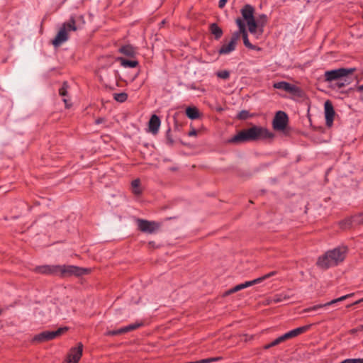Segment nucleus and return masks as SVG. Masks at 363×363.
<instances>
[{"mask_svg": "<svg viewBox=\"0 0 363 363\" xmlns=\"http://www.w3.org/2000/svg\"><path fill=\"white\" fill-rule=\"evenodd\" d=\"M354 295V293H351V294H347V295H345V296H342L340 298H335V299H333L329 302H327L325 303H323V304H318V305H315L313 306H311V307H309V308H307L304 310L305 312H310V311H316L318 309H320V308H324V307H326V306H331L334 303H336L337 302H340V301H342L344 300H346L347 298H350V297H352Z\"/></svg>", "mask_w": 363, "mask_h": 363, "instance_id": "obj_14", "label": "nucleus"}, {"mask_svg": "<svg viewBox=\"0 0 363 363\" xmlns=\"http://www.w3.org/2000/svg\"><path fill=\"white\" fill-rule=\"evenodd\" d=\"M69 32V31L68 29L64 25H62L55 38L52 40V44L57 48L61 45L63 43L68 40Z\"/></svg>", "mask_w": 363, "mask_h": 363, "instance_id": "obj_12", "label": "nucleus"}, {"mask_svg": "<svg viewBox=\"0 0 363 363\" xmlns=\"http://www.w3.org/2000/svg\"><path fill=\"white\" fill-rule=\"evenodd\" d=\"M63 101L65 104L66 108H69L71 106V104H69V100L67 99V98H64Z\"/></svg>", "mask_w": 363, "mask_h": 363, "instance_id": "obj_46", "label": "nucleus"}, {"mask_svg": "<svg viewBox=\"0 0 363 363\" xmlns=\"http://www.w3.org/2000/svg\"><path fill=\"white\" fill-rule=\"evenodd\" d=\"M354 71V68H340L326 71L324 73L325 82L333 84L338 79H341L343 77L352 74Z\"/></svg>", "mask_w": 363, "mask_h": 363, "instance_id": "obj_4", "label": "nucleus"}, {"mask_svg": "<svg viewBox=\"0 0 363 363\" xmlns=\"http://www.w3.org/2000/svg\"><path fill=\"white\" fill-rule=\"evenodd\" d=\"M69 31H77L84 28L85 25L84 17L82 14H72L69 20L63 24Z\"/></svg>", "mask_w": 363, "mask_h": 363, "instance_id": "obj_6", "label": "nucleus"}, {"mask_svg": "<svg viewBox=\"0 0 363 363\" xmlns=\"http://www.w3.org/2000/svg\"><path fill=\"white\" fill-rule=\"evenodd\" d=\"M342 228L350 227L352 225H363V213L354 215L351 218L340 223Z\"/></svg>", "mask_w": 363, "mask_h": 363, "instance_id": "obj_17", "label": "nucleus"}, {"mask_svg": "<svg viewBox=\"0 0 363 363\" xmlns=\"http://www.w3.org/2000/svg\"><path fill=\"white\" fill-rule=\"evenodd\" d=\"M117 61L121 62V65L124 67H136L138 65V61L137 60H126L123 57H119L116 60Z\"/></svg>", "mask_w": 363, "mask_h": 363, "instance_id": "obj_24", "label": "nucleus"}, {"mask_svg": "<svg viewBox=\"0 0 363 363\" xmlns=\"http://www.w3.org/2000/svg\"><path fill=\"white\" fill-rule=\"evenodd\" d=\"M340 363H363V358L346 359Z\"/></svg>", "mask_w": 363, "mask_h": 363, "instance_id": "obj_38", "label": "nucleus"}, {"mask_svg": "<svg viewBox=\"0 0 363 363\" xmlns=\"http://www.w3.org/2000/svg\"><path fill=\"white\" fill-rule=\"evenodd\" d=\"M69 85L67 82H64L62 86L59 89V94L61 96H67Z\"/></svg>", "mask_w": 363, "mask_h": 363, "instance_id": "obj_33", "label": "nucleus"}, {"mask_svg": "<svg viewBox=\"0 0 363 363\" xmlns=\"http://www.w3.org/2000/svg\"><path fill=\"white\" fill-rule=\"evenodd\" d=\"M340 81H342V84H344V87H345L352 82V79L349 77V75H347V77H343Z\"/></svg>", "mask_w": 363, "mask_h": 363, "instance_id": "obj_40", "label": "nucleus"}, {"mask_svg": "<svg viewBox=\"0 0 363 363\" xmlns=\"http://www.w3.org/2000/svg\"><path fill=\"white\" fill-rule=\"evenodd\" d=\"M325 118L326 125L328 127H330L333 125L334 116H335V111L332 103L330 101H326L325 102Z\"/></svg>", "mask_w": 363, "mask_h": 363, "instance_id": "obj_16", "label": "nucleus"}, {"mask_svg": "<svg viewBox=\"0 0 363 363\" xmlns=\"http://www.w3.org/2000/svg\"><path fill=\"white\" fill-rule=\"evenodd\" d=\"M247 24L248 26V30L250 33H255L257 28L258 26L257 22H256L255 19H252L247 21Z\"/></svg>", "mask_w": 363, "mask_h": 363, "instance_id": "obj_30", "label": "nucleus"}, {"mask_svg": "<svg viewBox=\"0 0 363 363\" xmlns=\"http://www.w3.org/2000/svg\"><path fill=\"white\" fill-rule=\"evenodd\" d=\"M67 330L68 328L67 327H64L60 328L55 331L45 330L35 335L34 337L33 338V341L37 342H44L49 340H52L56 338L57 337L60 336Z\"/></svg>", "mask_w": 363, "mask_h": 363, "instance_id": "obj_5", "label": "nucleus"}, {"mask_svg": "<svg viewBox=\"0 0 363 363\" xmlns=\"http://www.w3.org/2000/svg\"><path fill=\"white\" fill-rule=\"evenodd\" d=\"M58 265H42L38 266L34 271L42 274H58Z\"/></svg>", "mask_w": 363, "mask_h": 363, "instance_id": "obj_18", "label": "nucleus"}, {"mask_svg": "<svg viewBox=\"0 0 363 363\" xmlns=\"http://www.w3.org/2000/svg\"><path fill=\"white\" fill-rule=\"evenodd\" d=\"M58 274L62 278L69 277H79L84 274H88L91 272L89 268H84L74 265H58Z\"/></svg>", "mask_w": 363, "mask_h": 363, "instance_id": "obj_3", "label": "nucleus"}, {"mask_svg": "<svg viewBox=\"0 0 363 363\" xmlns=\"http://www.w3.org/2000/svg\"><path fill=\"white\" fill-rule=\"evenodd\" d=\"M330 87L333 88V89H340L344 87V84H342V81H340V79H338L337 81L331 84Z\"/></svg>", "mask_w": 363, "mask_h": 363, "instance_id": "obj_37", "label": "nucleus"}, {"mask_svg": "<svg viewBox=\"0 0 363 363\" xmlns=\"http://www.w3.org/2000/svg\"><path fill=\"white\" fill-rule=\"evenodd\" d=\"M131 187L133 193L139 196L142 194V190L140 189V180L139 179H135L131 182Z\"/></svg>", "mask_w": 363, "mask_h": 363, "instance_id": "obj_26", "label": "nucleus"}, {"mask_svg": "<svg viewBox=\"0 0 363 363\" xmlns=\"http://www.w3.org/2000/svg\"><path fill=\"white\" fill-rule=\"evenodd\" d=\"M113 99L120 103L125 102L128 99V94L125 92L113 94Z\"/></svg>", "mask_w": 363, "mask_h": 363, "instance_id": "obj_29", "label": "nucleus"}, {"mask_svg": "<svg viewBox=\"0 0 363 363\" xmlns=\"http://www.w3.org/2000/svg\"><path fill=\"white\" fill-rule=\"evenodd\" d=\"M248 116H249V113L247 111H242L238 115V118L241 120L247 119L248 118Z\"/></svg>", "mask_w": 363, "mask_h": 363, "instance_id": "obj_41", "label": "nucleus"}, {"mask_svg": "<svg viewBox=\"0 0 363 363\" xmlns=\"http://www.w3.org/2000/svg\"><path fill=\"white\" fill-rule=\"evenodd\" d=\"M143 325V322H136L135 323L130 324L127 326L121 328L118 330H109L107 331L105 335L107 336H115L120 335L124 333H127L128 332L137 330L138 328L142 327Z\"/></svg>", "mask_w": 363, "mask_h": 363, "instance_id": "obj_11", "label": "nucleus"}, {"mask_svg": "<svg viewBox=\"0 0 363 363\" xmlns=\"http://www.w3.org/2000/svg\"><path fill=\"white\" fill-rule=\"evenodd\" d=\"M362 302H363V298L359 299V300H357V301H354V303H352L351 304L347 305V308H350V307H351L352 306L357 305V304H359V303H360Z\"/></svg>", "mask_w": 363, "mask_h": 363, "instance_id": "obj_43", "label": "nucleus"}, {"mask_svg": "<svg viewBox=\"0 0 363 363\" xmlns=\"http://www.w3.org/2000/svg\"><path fill=\"white\" fill-rule=\"evenodd\" d=\"M235 22L239 28V30L235 31L233 33H237L238 35H239V38H240L242 33L247 32L246 29H245V25L244 22L239 18L236 19Z\"/></svg>", "mask_w": 363, "mask_h": 363, "instance_id": "obj_28", "label": "nucleus"}, {"mask_svg": "<svg viewBox=\"0 0 363 363\" xmlns=\"http://www.w3.org/2000/svg\"><path fill=\"white\" fill-rule=\"evenodd\" d=\"M137 223L138 229L144 233H153L160 228V224L155 221L138 219Z\"/></svg>", "mask_w": 363, "mask_h": 363, "instance_id": "obj_9", "label": "nucleus"}, {"mask_svg": "<svg viewBox=\"0 0 363 363\" xmlns=\"http://www.w3.org/2000/svg\"><path fill=\"white\" fill-rule=\"evenodd\" d=\"M259 279H253L252 281H245V283H242V284H238L235 286H234L233 288H232L230 290H228L226 292V294L227 295L231 294L237 292V291H238L240 290L244 289H245L247 287L253 286V285H255L256 284H259Z\"/></svg>", "mask_w": 363, "mask_h": 363, "instance_id": "obj_20", "label": "nucleus"}, {"mask_svg": "<svg viewBox=\"0 0 363 363\" xmlns=\"http://www.w3.org/2000/svg\"><path fill=\"white\" fill-rule=\"evenodd\" d=\"M104 121H105V119L104 118H98L97 119H96L95 123L96 125H99V124L104 123Z\"/></svg>", "mask_w": 363, "mask_h": 363, "instance_id": "obj_44", "label": "nucleus"}, {"mask_svg": "<svg viewBox=\"0 0 363 363\" xmlns=\"http://www.w3.org/2000/svg\"><path fill=\"white\" fill-rule=\"evenodd\" d=\"M186 114L188 118L192 120L197 119L199 117V111L196 107H187Z\"/></svg>", "mask_w": 363, "mask_h": 363, "instance_id": "obj_25", "label": "nucleus"}, {"mask_svg": "<svg viewBox=\"0 0 363 363\" xmlns=\"http://www.w3.org/2000/svg\"><path fill=\"white\" fill-rule=\"evenodd\" d=\"M267 21V17L265 14H262L259 16L257 23L259 26L263 27L265 26Z\"/></svg>", "mask_w": 363, "mask_h": 363, "instance_id": "obj_35", "label": "nucleus"}, {"mask_svg": "<svg viewBox=\"0 0 363 363\" xmlns=\"http://www.w3.org/2000/svg\"><path fill=\"white\" fill-rule=\"evenodd\" d=\"M216 76L223 79H228L230 77V72L228 70H221L216 72Z\"/></svg>", "mask_w": 363, "mask_h": 363, "instance_id": "obj_34", "label": "nucleus"}, {"mask_svg": "<svg viewBox=\"0 0 363 363\" xmlns=\"http://www.w3.org/2000/svg\"><path fill=\"white\" fill-rule=\"evenodd\" d=\"M197 135V130L195 129H192L191 131L189 132L188 135L189 136H196Z\"/></svg>", "mask_w": 363, "mask_h": 363, "instance_id": "obj_45", "label": "nucleus"}, {"mask_svg": "<svg viewBox=\"0 0 363 363\" xmlns=\"http://www.w3.org/2000/svg\"><path fill=\"white\" fill-rule=\"evenodd\" d=\"M208 30L216 40H219L223 34V29L216 23H211L208 26Z\"/></svg>", "mask_w": 363, "mask_h": 363, "instance_id": "obj_21", "label": "nucleus"}, {"mask_svg": "<svg viewBox=\"0 0 363 363\" xmlns=\"http://www.w3.org/2000/svg\"><path fill=\"white\" fill-rule=\"evenodd\" d=\"M347 252V248L345 246H340L333 250H328L324 255L318 257L316 264L318 267L323 269L337 266L344 261Z\"/></svg>", "mask_w": 363, "mask_h": 363, "instance_id": "obj_2", "label": "nucleus"}, {"mask_svg": "<svg viewBox=\"0 0 363 363\" xmlns=\"http://www.w3.org/2000/svg\"><path fill=\"white\" fill-rule=\"evenodd\" d=\"M239 40V35L237 33H233L230 40L228 43H224L222 45L220 48L218 50V54L220 55H228L231 52L234 51L236 48V45L238 41Z\"/></svg>", "mask_w": 363, "mask_h": 363, "instance_id": "obj_10", "label": "nucleus"}, {"mask_svg": "<svg viewBox=\"0 0 363 363\" xmlns=\"http://www.w3.org/2000/svg\"><path fill=\"white\" fill-rule=\"evenodd\" d=\"M276 274H277V272L273 271V272H271L264 275L263 277L257 278V279H259V283H260L262 281H264V280H265V279H268V278L275 275Z\"/></svg>", "mask_w": 363, "mask_h": 363, "instance_id": "obj_39", "label": "nucleus"}, {"mask_svg": "<svg viewBox=\"0 0 363 363\" xmlns=\"http://www.w3.org/2000/svg\"><path fill=\"white\" fill-rule=\"evenodd\" d=\"M83 345L79 342L77 347H72L67 356L66 363H78L82 356Z\"/></svg>", "mask_w": 363, "mask_h": 363, "instance_id": "obj_8", "label": "nucleus"}, {"mask_svg": "<svg viewBox=\"0 0 363 363\" xmlns=\"http://www.w3.org/2000/svg\"><path fill=\"white\" fill-rule=\"evenodd\" d=\"M227 1L228 0H220L218 2V7L220 9H223L225 6Z\"/></svg>", "mask_w": 363, "mask_h": 363, "instance_id": "obj_42", "label": "nucleus"}, {"mask_svg": "<svg viewBox=\"0 0 363 363\" xmlns=\"http://www.w3.org/2000/svg\"><path fill=\"white\" fill-rule=\"evenodd\" d=\"M119 52L129 57H133L136 54L135 48L130 45H126L121 47L119 48Z\"/></svg>", "mask_w": 363, "mask_h": 363, "instance_id": "obj_23", "label": "nucleus"}, {"mask_svg": "<svg viewBox=\"0 0 363 363\" xmlns=\"http://www.w3.org/2000/svg\"><path fill=\"white\" fill-rule=\"evenodd\" d=\"M241 35L242 36L243 43L247 48L251 49V50H260V48H259L256 45H254L250 43L247 32H245L244 33H242Z\"/></svg>", "mask_w": 363, "mask_h": 363, "instance_id": "obj_27", "label": "nucleus"}, {"mask_svg": "<svg viewBox=\"0 0 363 363\" xmlns=\"http://www.w3.org/2000/svg\"><path fill=\"white\" fill-rule=\"evenodd\" d=\"M283 340L281 338V337H279L277 338H276L274 340H273L272 342L269 343V344H267L263 346V349L264 350H268L272 347H274V346H277L278 345H279L280 343L283 342Z\"/></svg>", "mask_w": 363, "mask_h": 363, "instance_id": "obj_31", "label": "nucleus"}, {"mask_svg": "<svg viewBox=\"0 0 363 363\" xmlns=\"http://www.w3.org/2000/svg\"><path fill=\"white\" fill-rule=\"evenodd\" d=\"M255 9L250 4H246L241 9V13L243 18L247 21L254 19Z\"/></svg>", "mask_w": 363, "mask_h": 363, "instance_id": "obj_22", "label": "nucleus"}, {"mask_svg": "<svg viewBox=\"0 0 363 363\" xmlns=\"http://www.w3.org/2000/svg\"><path fill=\"white\" fill-rule=\"evenodd\" d=\"M165 138L166 143L169 146H172L174 142L172 135V131L170 128H169L168 130H167Z\"/></svg>", "mask_w": 363, "mask_h": 363, "instance_id": "obj_32", "label": "nucleus"}, {"mask_svg": "<svg viewBox=\"0 0 363 363\" xmlns=\"http://www.w3.org/2000/svg\"><path fill=\"white\" fill-rule=\"evenodd\" d=\"M289 121L287 114L282 111L276 113L272 121L273 128L276 130H283L286 128Z\"/></svg>", "mask_w": 363, "mask_h": 363, "instance_id": "obj_7", "label": "nucleus"}, {"mask_svg": "<svg viewBox=\"0 0 363 363\" xmlns=\"http://www.w3.org/2000/svg\"><path fill=\"white\" fill-rule=\"evenodd\" d=\"M273 87L274 89L284 90L294 95H297L300 92V89L298 86L284 81L274 83Z\"/></svg>", "mask_w": 363, "mask_h": 363, "instance_id": "obj_13", "label": "nucleus"}, {"mask_svg": "<svg viewBox=\"0 0 363 363\" xmlns=\"http://www.w3.org/2000/svg\"><path fill=\"white\" fill-rule=\"evenodd\" d=\"M288 298H289V297H287L286 295L281 294H276L273 298V301L275 303H279V302H281L285 300H287Z\"/></svg>", "mask_w": 363, "mask_h": 363, "instance_id": "obj_36", "label": "nucleus"}, {"mask_svg": "<svg viewBox=\"0 0 363 363\" xmlns=\"http://www.w3.org/2000/svg\"><path fill=\"white\" fill-rule=\"evenodd\" d=\"M161 124L160 118L158 116L153 114L149 121L148 128L150 132L152 134H157Z\"/></svg>", "mask_w": 363, "mask_h": 363, "instance_id": "obj_19", "label": "nucleus"}, {"mask_svg": "<svg viewBox=\"0 0 363 363\" xmlns=\"http://www.w3.org/2000/svg\"><path fill=\"white\" fill-rule=\"evenodd\" d=\"M310 328L311 325L301 326L286 333L285 334L281 335V337L283 341L284 342L287 340L292 339L294 337L298 336L301 334L306 333L309 330Z\"/></svg>", "mask_w": 363, "mask_h": 363, "instance_id": "obj_15", "label": "nucleus"}, {"mask_svg": "<svg viewBox=\"0 0 363 363\" xmlns=\"http://www.w3.org/2000/svg\"><path fill=\"white\" fill-rule=\"evenodd\" d=\"M274 138V133L267 128L252 125L247 129L238 132L229 140V142L232 143H242L250 141L272 140Z\"/></svg>", "mask_w": 363, "mask_h": 363, "instance_id": "obj_1", "label": "nucleus"}]
</instances>
